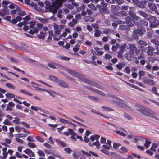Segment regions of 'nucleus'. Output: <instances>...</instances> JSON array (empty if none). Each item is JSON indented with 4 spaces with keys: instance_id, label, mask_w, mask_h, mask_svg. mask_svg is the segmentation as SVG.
<instances>
[{
    "instance_id": "obj_1",
    "label": "nucleus",
    "mask_w": 159,
    "mask_h": 159,
    "mask_svg": "<svg viewBox=\"0 0 159 159\" xmlns=\"http://www.w3.org/2000/svg\"><path fill=\"white\" fill-rule=\"evenodd\" d=\"M137 110L142 114L148 117H151L157 120L155 113L149 109L146 108L139 104L135 105Z\"/></svg>"
},
{
    "instance_id": "obj_2",
    "label": "nucleus",
    "mask_w": 159,
    "mask_h": 159,
    "mask_svg": "<svg viewBox=\"0 0 159 159\" xmlns=\"http://www.w3.org/2000/svg\"><path fill=\"white\" fill-rule=\"evenodd\" d=\"M110 100L116 105L126 108L130 110V108L128 106V103L125 101L121 99L116 96L111 94L109 96Z\"/></svg>"
},
{
    "instance_id": "obj_3",
    "label": "nucleus",
    "mask_w": 159,
    "mask_h": 159,
    "mask_svg": "<svg viewBox=\"0 0 159 159\" xmlns=\"http://www.w3.org/2000/svg\"><path fill=\"white\" fill-rule=\"evenodd\" d=\"M66 0H56L53 2L50 8V11L53 14L57 13V10L59 8L61 7L63 2H65Z\"/></svg>"
},
{
    "instance_id": "obj_4",
    "label": "nucleus",
    "mask_w": 159,
    "mask_h": 159,
    "mask_svg": "<svg viewBox=\"0 0 159 159\" xmlns=\"http://www.w3.org/2000/svg\"><path fill=\"white\" fill-rule=\"evenodd\" d=\"M85 87L92 92L100 96L106 97H107L106 94L104 93L100 90L96 89L92 87H91L89 86H85Z\"/></svg>"
},
{
    "instance_id": "obj_5",
    "label": "nucleus",
    "mask_w": 159,
    "mask_h": 159,
    "mask_svg": "<svg viewBox=\"0 0 159 159\" xmlns=\"http://www.w3.org/2000/svg\"><path fill=\"white\" fill-rule=\"evenodd\" d=\"M84 82L89 85H91L92 86L96 87L101 89H102L103 88L102 86L98 84L94 81L91 80L89 79H86V78L84 80Z\"/></svg>"
},
{
    "instance_id": "obj_6",
    "label": "nucleus",
    "mask_w": 159,
    "mask_h": 159,
    "mask_svg": "<svg viewBox=\"0 0 159 159\" xmlns=\"http://www.w3.org/2000/svg\"><path fill=\"white\" fill-rule=\"evenodd\" d=\"M5 96L8 99H11L14 98L13 100L15 102L18 103L19 104H21L22 102L20 100H19L15 98V95L13 94L10 93H7L6 94Z\"/></svg>"
},
{
    "instance_id": "obj_7",
    "label": "nucleus",
    "mask_w": 159,
    "mask_h": 159,
    "mask_svg": "<svg viewBox=\"0 0 159 159\" xmlns=\"http://www.w3.org/2000/svg\"><path fill=\"white\" fill-rule=\"evenodd\" d=\"M150 22V27L151 28L157 27L159 25V22L157 21V20L155 17H153L152 19H151Z\"/></svg>"
},
{
    "instance_id": "obj_8",
    "label": "nucleus",
    "mask_w": 159,
    "mask_h": 159,
    "mask_svg": "<svg viewBox=\"0 0 159 159\" xmlns=\"http://www.w3.org/2000/svg\"><path fill=\"white\" fill-rule=\"evenodd\" d=\"M81 152L84 154L86 155L87 156H91V155H92L93 156H94L95 157H98V155L96 154L95 152L91 151H89V152H87L86 151H85L84 150H82L81 151Z\"/></svg>"
},
{
    "instance_id": "obj_9",
    "label": "nucleus",
    "mask_w": 159,
    "mask_h": 159,
    "mask_svg": "<svg viewBox=\"0 0 159 159\" xmlns=\"http://www.w3.org/2000/svg\"><path fill=\"white\" fill-rule=\"evenodd\" d=\"M143 83L147 85H153L155 84L154 81L152 80L145 79L143 81Z\"/></svg>"
},
{
    "instance_id": "obj_10",
    "label": "nucleus",
    "mask_w": 159,
    "mask_h": 159,
    "mask_svg": "<svg viewBox=\"0 0 159 159\" xmlns=\"http://www.w3.org/2000/svg\"><path fill=\"white\" fill-rule=\"evenodd\" d=\"M147 49V53L148 55L152 56L153 55V52L154 48L151 46H148L146 48Z\"/></svg>"
},
{
    "instance_id": "obj_11",
    "label": "nucleus",
    "mask_w": 159,
    "mask_h": 159,
    "mask_svg": "<svg viewBox=\"0 0 159 159\" xmlns=\"http://www.w3.org/2000/svg\"><path fill=\"white\" fill-rule=\"evenodd\" d=\"M74 76L78 78L83 82H84V80L86 79V78L83 75L77 72H76Z\"/></svg>"
},
{
    "instance_id": "obj_12",
    "label": "nucleus",
    "mask_w": 159,
    "mask_h": 159,
    "mask_svg": "<svg viewBox=\"0 0 159 159\" xmlns=\"http://www.w3.org/2000/svg\"><path fill=\"white\" fill-rule=\"evenodd\" d=\"M145 32V30L143 29H136L134 30V33L137 34L141 36Z\"/></svg>"
},
{
    "instance_id": "obj_13",
    "label": "nucleus",
    "mask_w": 159,
    "mask_h": 159,
    "mask_svg": "<svg viewBox=\"0 0 159 159\" xmlns=\"http://www.w3.org/2000/svg\"><path fill=\"white\" fill-rule=\"evenodd\" d=\"M7 149L6 147H4L2 149V155L3 156L1 157L3 159H5L7 158L8 155V152H7Z\"/></svg>"
},
{
    "instance_id": "obj_14",
    "label": "nucleus",
    "mask_w": 159,
    "mask_h": 159,
    "mask_svg": "<svg viewBox=\"0 0 159 159\" xmlns=\"http://www.w3.org/2000/svg\"><path fill=\"white\" fill-rule=\"evenodd\" d=\"M101 151L102 152L108 156L113 155L116 154L115 152H110L109 151L104 149H102Z\"/></svg>"
},
{
    "instance_id": "obj_15",
    "label": "nucleus",
    "mask_w": 159,
    "mask_h": 159,
    "mask_svg": "<svg viewBox=\"0 0 159 159\" xmlns=\"http://www.w3.org/2000/svg\"><path fill=\"white\" fill-rule=\"evenodd\" d=\"M58 84L62 87L65 88H67L68 87V84L63 80H59L58 81Z\"/></svg>"
},
{
    "instance_id": "obj_16",
    "label": "nucleus",
    "mask_w": 159,
    "mask_h": 159,
    "mask_svg": "<svg viewBox=\"0 0 159 159\" xmlns=\"http://www.w3.org/2000/svg\"><path fill=\"white\" fill-rule=\"evenodd\" d=\"M148 6L150 9L153 11L155 12H157V11L156 7L154 4L149 3L148 4Z\"/></svg>"
},
{
    "instance_id": "obj_17",
    "label": "nucleus",
    "mask_w": 159,
    "mask_h": 159,
    "mask_svg": "<svg viewBox=\"0 0 159 159\" xmlns=\"http://www.w3.org/2000/svg\"><path fill=\"white\" fill-rule=\"evenodd\" d=\"M88 97L89 99L93 101H99L100 100L99 98L97 96L89 95Z\"/></svg>"
},
{
    "instance_id": "obj_18",
    "label": "nucleus",
    "mask_w": 159,
    "mask_h": 159,
    "mask_svg": "<svg viewBox=\"0 0 159 159\" xmlns=\"http://www.w3.org/2000/svg\"><path fill=\"white\" fill-rule=\"evenodd\" d=\"M8 7L11 9H16L18 11H19L20 10V8L18 6L13 4H11L9 5Z\"/></svg>"
},
{
    "instance_id": "obj_19",
    "label": "nucleus",
    "mask_w": 159,
    "mask_h": 159,
    "mask_svg": "<svg viewBox=\"0 0 159 159\" xmlns=\"http://www.w3.org/2000/svg\"><path fill=\"white\" fill-rule=\"evenodd\" d=\"M94 35L95 37H98L101 36L102 32L99 30H94Z\"/></svg>"
},
{
    "instance_id": "obj_20",
    "label": "nucleus",
    "mask_w": 159,
    "mask_h": 159,
    "mask_svg": "<svg viewBox=\"0 0 159 159\" xmlns=\"http://www.w3.org/2000/svg\"><path fill=\"white\" fill-rule=\"evenodd\" d=\"M91 111L93 113H95V114H97L98 115H100L102 116H103L104 117H105V118H107L108 117L103 115V114H102L101 113L98 111H96L94 109H91Z\"/></svg>"
},
{
    "instance_id": "obj_21",
    "label": "nucleus",
    "mask_w": 159,
    "mask_h": 159,
    "mask_svg": "<svg viewBox=\"0 0 159 159\" xmlns=\"http://www.w3.org/2000/svg\"><path fill=\"white\" fill-rule=\"evenodd\" d=\"M86 7V5L84 4L82 5L80 7H78L76 8V10L78 12H79L81 11H84V10L85 9V7Z\"/></svg>"
},
{
    "instance_id": "obj_22",
    "label": "nucleus",
    "mask_w": 159,
    "mask_h": 159,
    "mask_svg": "<svg viewBox=\"0 0 159 159\" xmlns=\"http://www.w3.org/2000/svg\"><path fill=\"white\" fill-rule=\"evenodd\" d=\"M129 48L132 52H134V51L137 49V48L134 44H130L129 45Z\"/></svg>"
},
{
    "instance_id": "obj_23",
    "label": "nucleus",
    "mask_w": 159,
    "mask_h": 159,
    "mask_svg": "<svg viewBox=\"0 0 159 159\" xmlns=\"http://www.w3.org/2000/svg\"><path fill=\"white\" fill-rule=\"evenodd\" d=\"M127 20L125 21L126 24L129 26L132 27L134 25L133 24L129 21L130 18L127 17H126Z\"/></svg>"
},
{
    "instance_id": "obj_24",
    "label": "nucleus",
    "mask_w": 159,
    "mask_h": 159,
    "mask_svg": "<svg viewBox=\"0 0 159 159\" xmlns=\"http://www.w3.org/2000/svg\"><path fill=\"white\" fill-rule=\"evenodd\" d=\"M125 66V64L123 63H120L116 65V67L119 70H121L122 68Z\"/></svg>"
},
{
    "instance_id": "obj_25",
    "label": "nucleus",
    "mask_w": 159,
    "mask_h": 159,
    "mask_svg": "<svg viewBox=\"0 0 159 159\" xmlns=\"http://www.w3.org/2000/svg\"><path fill=\"white\" fill-rule=\"evenodd\" d=\"M137 43L139 44L143 45L144 46H146L147 45V43L145 42L142 40H139L137 41Z\"/></svg>"
},
{
    "instance_id": "obj_26",
    "label": "nucleus",
    "mask_w": 159,
    "mask_h": 159,
    "mask_svg": "<svg viewBox=\"0 0 159 159\" xmlns=\"http://www.w3.org/2000/svg\"><path fill=\"white\" fill-rule=\"evenodd\" d=\"M21 45V49L27 52L28 51L27 49L28 46L25 44L24 43H22Z\"/></svg>"
},
{
    "instance_id": "obj_27",
    "label": "nucleus",
    "mask_w": 159,
    "mask_h": 159,
    "mask_svg": "<svg viewBox=\"0 0 159 159\" xmlns=\"http://www.w3.org/2000/svg\"><path fill=\"white\" fill-rule=\"evenodd\" d=\"M56 141L57 143H60V144L63 147H66V143L63 141L60 140L59 139H56Z\"/></svg>"
},
{
    "instance_id": "obj_28",
    "label": "nucleus",
    "mask_w": 159,
    "mask_h": 159,
    "mask_svg": "<svg viewBox=\"0 0 159 159\" xmlns=\"http://www.w3.org/2000/svg\"><path fill=\"white\" fill-rule=\"evenodd\" d=\"M151 141L146 139L145 143L144 144V146L146 148H148L149 147V146L151 144Z\"/></svg>"
},
{
    "instance_id": "obj_29",
    "label": "nucleus",
    "mask_w": 159,
    "mask_h": 159,
    "mask_svg": "<svg viewBox=\"0 0 159 159\" xmlns=\"http://www.w3.org/2000/svg\"><path fill=\"white\" fill-rule=\"evenodd\" d=\"M19 91L20 92H21V93H24V94L28 95H29L32 96V95H33L31 93H29L24 89H20Z\"/></svg>"
},
{
    "instance_id": "obj_30",
    "label": "nucleus",
    "mask_w": 159,
    "mask_h": 159,
    "mask_svg": "<svg viewBox=\"0 0 159 159\" xmlns=\"http://www.w3.org/2000/svg\"><path fill=\"white\" fill-rule=\"evenodd\" d=\"M59 121L64 124H72L71 122H70L69 121H68L62 118L60 119Z\"/></svg>"
},
{
    "instance_id": "obj_31",
    "label": "nucleus",
    "mask_w": 159,
    "mask_h": 159,
    "mask_svg": "<svg viewBox=\"0 0 159 159\" xmlns=\"http://www.w3.org/2000/svg\"><path fill=\"white\" fill-rule=\"evenodd\" d=\"M37 153L40 156L44 157L45 156V153L44 152L41 150H38Z\"/></svg>"
},
{
    "instance_id": "obj_32",
    "label": "nucleus",
    "mask_w": 159,
    "mask_h": 159,
    "mask_svg": "<svg viewBox=\"0 0 159 159\" xmlns=\"http://www.w3.org/2000/svg\"><path fill=\"white\" fill-rule=\"evenodd\" d=\"M20 120V119L18 117H15L12 121L15 124H19V121Z\"/></svg>"
},
{
    "instance_id": "obj_33",
    "label": "nucleus",
    "mask_w": 159,
    "mask_h": 159,
    "mask_svg": "<svg viewBox=\"0 0 159 159\" xmlns=\"http://www.w3.org/2000/svg\"><path fill=\"white\" fill-rule=\"evenodd\" d=\"M140 22L141 25L147 26L148 25V22L143 20H141L140 21Z\"/></svg>"
},
{
    "instance_id": "obj_34",
    "label": "nucleus",
    "mask_w": 159,
    "mask_h": 159,
    "mask_svg": "<svg viewBox=\"0 0 159 159\" xmlns=\"http://www.w3.org/2000/svg\"><path fill=\"white\" fill-rule=\"evenodd\" d=\"M56 64H57L54 63H49L48 64V66L49 67H50L54 69H56V66H55V65L56 66Z\"/></svg>"
},
{
    "instance_id": "obj_35",
    "label": "nucleus",
    "mask_w": 159,
    "mask_h": 159,
    "mask_svg": "<svg viewBox=\"0 0 159 159\" xmlns=\"http://www.w3.org/2000/svg\"><path fill=\"white\" fill-rule=\"evenodd\" d=\"M87 6L89 8L92 9H93L95 11L97 10V9L95 7V5L93 4H88Z\"/></svg>"
},
{
    "instance_id": "obj_36",
    "label": "nucleus",
    "mask_w": 159,
    "mask_h": 159,
    "mask_svg": "<svg viewBox=\"0 0 159 159\" xmlns=\"http://www.w3.org/2000/svg\"><path fill=\"white\" fill-rule=\"evenodd\" d=\"M130 15L131 17H133L134 19L137 20H139L140 19L139 17L138 16L134 14L131 13L130 14Z\"/></svg>"
},
{
    "instance_id": "obj_37",
    "label": "nucleus",
    "mask_w": 159,
    "mask_h": 159,
    "mask_svg": "<svg viewBox=\"0 0 159 159\" xmlns=\"http://www.w3.org/2000/svg\"><path fill=\"white\" fill-rule=\"evenodd\" d=\"M6 86L8 88L13 89H15L14 86L9 83H6Z\"/></svg>"
},
{
    "instance_id": "obj_38",
    "label": "nucleus",
    "mask_w": 159,
    "mask_h": 159,
    "mask_svg": "<svg viewBox=\"0 0 159 159\" xmlns=\"http://www.w3.org/2000/svg\"><path fill=\"white\" fill-rule=\"evenodd\" d=\"M151 42L156 45H159V41L155 39H153L151 40Z\"/></svg>"
},
{
    "instance_id": "obj_39",
    "label": "nucleus",
    "mask_w": 159,
    "mask_h": 159,
    "mask_svg": "<svg viewBox=\"0 0 159 159\" xmlns=\"http://www.w3.org/2000/svg\"><path fill=\"white\" fill-rule=\"evenodd\" d=\"M67 71L69 74H71V75H73L74 76L76 72L75 70H73L71 69H68Z\"/></svg>"
},
{
    "instance_id": "obj_40",
    "label": "nucleus",
    "mask_w": 159,
    "mask_h": 159,
    "mask_svg": "<svg viewBox=\"0 0 159 159\" xmlns=\"http://www.w3.org/2000/svg\"><path fill=\"white\" fill-rule=\"evenodd\" d=\"M56 66H57L59 68L63 70H64L67 71V70H68V68L66 67L63 66L61 65H59V64H56Z\"/></svg>"
},
{
    "instance_id": "obj_41",
    "label": "nucleus",
    "mask_w": 159,
    "mask_h": 159,
    "mask_svg": "<svg viewBox=\"0 0 159 159\" xmlns=\"http://www.w3.org/2000/svg\"><path fill=\"white\" fill-rule=\"evenodd\" d=\"M3 124L5 125H11V122L10 121L7 119H6L4 121Z\"/></svg>"
},
{
    "instance_id": "obj_42",
    "label": "nucleus",
    "mask_w": 159,
    "mask_h": 159,
    "mask_svg": "<svg viewBox=\"0 0 159 159\" xmlns=\"http://www.w3.org/2000/svg\"><path fill=\"white\" fill-rule=\"evenodd\" d=\"M92 145L96 146L97 147L98 149H99L100 148V143L99 141H97L92 143Z\"/></svg>"
},
{
    "instance_id": "obj_43",
    "label": "nucleus",
    "mask_w": 159,
    "mask_h": 159,
    "mask_svg": "<svg viewBox=\"0 0 159 159\" xmlns=\"http://www.w3.org/2000/svg\"><path fill=\"white\" fill-rule=\"evenodd\" d=\"M124 116L125 118L129 120H131L132 119L131 116L127 113H124Z\"/></svg>"
},
{
    "instance_id": "obj_44",
    "label": "nucleus",
    "mask_w": 159,
    "mask_h": 159,
    "mask_svg": "<svg viewBox=\"0 0 159 159\" xmlns=\"http://www.w3.org/2000/svg\"><path fill=\"white\" fill-rule=\"evenodd\" d=\"M35 138L37 140L41 143H43L44 141V139L43 138L39 136L36 137Z\"/></svg>"
},
{
    "instance_id": "obj_45",
    "label": "nucleus",
    "mask_w": 159,
    "mask_h": 159,
    "mask_svg": "<svg viewBox=\"0 0 159 159\" xmlns=\"http://www.w3.org/2000/svg\"><path fill=\"white\" fill-rule=\"evenodd\" d=\"M49 77L50 79L53 81H57L58 80L57 77L52 75H50Z\"/></svg>"
},
{
    "instance_id": "obj_46",
    "label": "nucleus",
    "mask_w": 159,
    "mask_h": 159,
    "mask_svg": "<svg viewBox=\"0 0 159 159\" xmlns=\"http://www.w3.org/2000/svg\"><path fill=\"white\" fill-rule=\"evenodd\" d=\"M115 132L118 134H119L123 136H124V137H125V136H126V134L124 133H123V132H121V131H118V130H116L115 131Z\"/></svg>"
},
{
    "instance_id": "obj_47",
    "label": "nucleus",
    "mask_w": 159,
    "mask_h": 159,
    "mask_svg": "<svg viewBox=\"0 0 159 159\" xmlns=\"http://www.w3.org/2000/svg\"><path fill=\"white\" fill-rule=\"evenodd\" d=\"M139 15H141V16H143L144 17H146L148 16V15L147 14H146L144 12L141 11H139Z\"/></svg>"
},
{
    "instance_id": "obj_48",
    "label": "nucleus",
    "mask_w": 159,
    "mask_h": 159,
    "mask_svg": "<svg viewBox=\"0 0 159 159\" xmlns=\"http://www.w3.org/2000/svg\"><path fill=\"white\" fill-rule=\"evenodd\" d=\"M127 46V45L125 43L123 44L120 47V52H123V51L125 49V47Z\"/></svg>"
},
{
    "instance_id": "obj_49",
    "label": "nucleus",
    "mask_w": 159,
    "mask_h": 159,
    "mask_svg": "<svg viewBox=\"0 0 159 159\" xmlns=\"http://www.w3.org/2000/svg\"><path fill=\"white\" fill-rule=\"evenodd\" d=\"M28 145L31 148H35L36 146L34 143L30 142H29L28 143Z\"/></svg>"
},
{
    "instance_id": "obj_50",
    "label": "nucleus",
    "mask_w": 159,
    "mask_h": 159,
    "mask_svg": "<svg viewBox=\"0 0 159 159\" xmlns=\"http://www.w3.org/2000/svg\"><path fill=\"white\" fill-rule=\"evenodd\" d=\"M121 145L120 143H113V148L115 149L117 148L118 147Z\"/></svg>"
},
{
    "instance_id": "obj_51",
    "label": "nucleus",
    "mask_w": 159,
    "mask_h": 159,
    "mask_svg": "<svg viewBox=\"0 0 159 159\" xmlns=\"http://www.w3.org/2000/svg\"><path fill=\"white\" fill-rule=\"evenodd\" d=\"M106 139L103 137H101V138L100 142L101 143H106Z\"/></svg>"
},
{
    "instance_id": "obj_52",
    "label": "nucleus",
    "mask_w": 159,
    "mask_h": 159,
    "mask_svg": "<svg viewBox=\"0 0 159 159\" xmlns=\"http://www.w3.org/2000/svg\"><path fill=\"white\" fill-rule=\"evenodd\" d=\"M120 45L117 44H116V46H115V45H113L112 47V51H116L117 50V48L119 47Z\"/></svg>"
},
{
    "instance_id": "obj_53",
    "label": "nucleus",
    "mask_w": 159,
    "mask_h": 159,
    "mask_svg": "<svg viewBox=\"0 0 159 159\" xmlns=\"http://www.w3.org/2000/svg\"><path fill=\"white\" fill-rule=\"evenodd\" d=\"M32 151V150H31L30 149H26L25 150H24L23 151V152L29 155V154Z\"/></svg>"
},
{
    "instance_id": "obj_54",
    "label": "nucleus",
    "mask_w": 159,
    "mask_h": 159,
    "mask_svg": "<svg viewBox=\"0 0 159 159\" xmlns=\"http://www.w3.org/2000/svg\"><path fill=\"white\" fill-rule=\"evenodd\" d=\"M68 130L70 134H72L73 135L75 136L76 135V134L74 132L72 129H68Z\"/></svg>"
},
{
    "instance_id": "obj_55",
    "label": "nucleus",
    "mask_w": 159,
    "mask_h": 159,
    "mask_svg": "<svg viewBox=\"0 0 159 159\" xmlns=\"http://www.w3.org/2000/svg\"><path fill=\"white\" fill-rule=\"evenodd\" d=\"M43 144L46 148H48L49 149H51L52 148V146L47 143H45Z\"/></svg>"
},
{
    "instance_id": "obj_56",
    "label": "nucleus",
    "mask_w": 159,
    "mask_h": 159,
    "mask_svg": "<svg viewBox=\"0 0 159 159\" xmlns=\"http://www.w3.org/2000/svg\"><path fill=\"white\" fill-rule=\"evenodd\" d=\"M20 10L19 11V15L21 16H23L26 15V13L25 11H20Z\"/></svg>"
},
{
    "instance_id": "obj_57",
    "label": "nucleus",
    "mask_w": 159,
    "mask_h": 159,
    "mask_svg": "<svg viewBox=\"0 0 159 159\" xmlns=\"http://www.w3.org/2000/svg\"><path fill=\"white\" fill-rule=\"evenodd\" d=\"M139 75L140 76H143L145 75V72L144 71L141 70L139 72Z\"/></svg>"
},
{
    "instance_id": "obj_58",
    "label": "nucleus",
    "mask_w": 159,
    "mask_h": 159,
    "mask_svg": "<svg viewBox=\"0 0 159 159\" xmlns=\"http://www.w3.org/2000/svg\"><path fill=\"white\" fill-rule=\"evenodd\" d=\"M64 150L66 151V152L69 154H70L72 151V150L69 148H65Z\"/></svg>"
},
{
    "instance_id": "obj_59",
    "label": "nucleus",
    "mask_w": 159,
    "mask_h": 159,
    "mask_svg": "<svg viewBox=\"0 0 159 159\" xmlns=\"http://www.w3.org/2000/svg\"><path fill=\"white\" fill-rule=\"evenodd\" d=\"M102 147L105 149H107V150H110L111 147L108 145H106L105 144H104L102 146Z\"/></svg>"
},
{
    "instance_id": "obj_60",
    "label": "nucleus",
    "mask_w": 159,
    "mask_h": 159,
    "mask_svg": "<svg viewBox=\"0 0 159 159\" xmlns=\"http://www.w3.org/2000/svg\"><path fill=\"white\" fill-rule=\"evenodd\" d=\"M22 128H20L19 126H16L15 127V130L18 132H20L21 131Z\"/></svg>"
},
{
    "instance_id": "obj_61",
    "label": "nucleus",
    "mask_w": 159,
    "mask_h": 159,
    "mask_svg": "<svg viewBox=\"0 0 159 159\" xmlns=\"http://www.w3.org/2000/svg\"><path fill=\"white\" fill-rule=\"evenodd\" d=\"M120 149L125 152H128V149L125 147L122 146L121 147Z\"/></svg>"
},
{
    "instance_id": "obj_62",
    "label": "nucleus",
    "mask_w": 159,
    "mask_h": 159,
    "mask_svg": "<svg viewBox=\"0 0 159 159\" xmlns=\"http://www.w3.org/2000/svg\"><path fill=\"white\" fill-rule=\"evenodd\" d=\"M80 46L78 44H77L75 47L73 48V50L74 51L77 52L79 50V48Z\"/></svg>"
},
{
    "instance_id": "obj_63",
    "label": "nucleus",
    "mask_w": 159,
    "mask_h": 159,
    "mask_svg": "<svg viewBox=\"0 0 159 159\" xmlns=\"http://www.w3.org/2000/svg\"><path fill=\"white\" fill-rule=\"evenodd\" d=\"M27 140L29 141L32 142H34V140L33 138L31 136H29L27 138Z\"/></svg>"
},
{
    "instance_id": "obj_64",
    "label": "nucleus",
    "mask_w": 159,
    "mask_h": 159,
    "mask_svg": "<svg viewBox=\"0 0 159 159\" xmlns=\"http://www.w3.org/2000/svg\"><path fill=\"white\" fill-rule=\"evenodd\" d=\"M125 71L127 73V74H129L130 73V68L128 67H126L125 68Z\"/></svg>"
}]
</instances>
